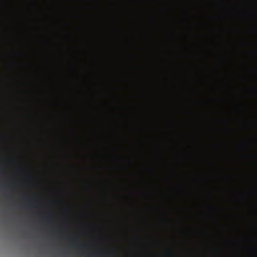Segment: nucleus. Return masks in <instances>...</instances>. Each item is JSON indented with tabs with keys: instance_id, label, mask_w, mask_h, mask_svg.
I'll use <instances>...</instances> for the list:
<instances>
[{
	"instance_id": "nucleus-2",
	"label": "nucleus",
	"mask_w": 257,
	"mask_h": 257,
	"mask_svg": "<svg viewBox=\"0 0 257 257\" xmlns=\"http://www.w3.org/2000/svg\"><path fill=\"white\" fill-rule=\"evenodd\" d=\"M49 216L47 215H45L44 216V218L45 219H48L49 218Z\"/></svg>"
},
{
	"instance_id": "nucleus-1",
	"label": "nucleus",
	"mask_w": 257,
	"mask_h": 257,
	"mask_svg": "<svg viewBox=\"0 0 257 257\" xmlns=\"http://www.w3.org/2000/svg\"><path fill=\"white\" fill-rule=\"evenodd\" d=\"M31 201L30 202V205L34 206L35 204V202L34 201L33 198H31Z\"/></svg>"
},
{
	"instance_id": "nucleus-3",
	"label": "nucleus",
	"mask_w": 257,
	"mask_h": 257,
	"mask_svg": "<svg viewBox=\"0 0 257 257\" xmlns=\"http://www.w3.org/2000/svg\"><path fill=\"white\" fill-rule=\"evenodd\" d=\"M172 254V252H169V254Z\"/></svg>"
}]
</instances>
